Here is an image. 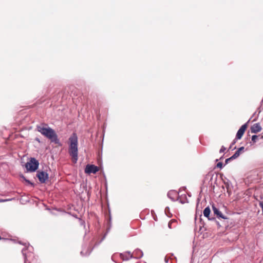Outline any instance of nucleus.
<instances>
[{
    "label": "nucleus",
    "mask_w": 263,
    "mask_h": 263,
    "mask_svg": "<svg viewBox=\"0 0 263 263\" xmlns=\"http://www.w3.org/2000/svg\"><path fill=\"white\" fill-rule=\"evenodd\" d=\"M69 147L68 153L71 157L72 161L76 163L78 159V137L76 134L73 133L69 138Z\"/></svg>",
    "instance_id": "1"
},
{
    "label": "nucleus",
    "mask_w": 263,
    "mask_h": 263,
    "mask_svg": "<svg viewBox=\"0 0 263 263\" xmlns=\"http://www.w3.org/2000/svg\"><path fill=\"white\" fill-rule=\"evenodd\" d=\"M46 126H47L46 124L37 125L36 129L42 135L50 139L52 142L57 143L58 141V136L54 130L50 127H46Z\"/></svg>",
    "instance_id": "2"
},
{
    "label": "nucleus",
    "mask_w": 263,
    "mask_h": 263,
    "mask_svg": "<svg viewBox=\"0 0 263 263\" xmlns=\"http://www.w3.org/2000/svg\"><path fill=\"white\" fill-rule=\"evenodd\" d=\"M39 165L38 161L34 158H31L30 161L26 163L25 167L28 171L34 172L37 169Z\"/></svg>",
    "instance_id": "3"
},
{
    "label": "nucleus",
    "mask_w": 263,
    "mask_h": 263,
    "mask_svg": "<svg viewBox=\"0 0 263 263\" xmlns=\"http://www.w3.org/2000/svg\"><path fill=\"white\" fill-rule=\"evenodd\" d=\"M99 171V167L93 164H87L85 168V173L88 174H96Z\"/></svg>",
    "instance_id": "4"
},
{
    "label": "nucleus",
    "mask_w": 263,
    "mask_h": 263,
    "mask_svg": "<svg viewBox=\"0 0 263 263\" xmlns=\"http://www.w3.org/2000/svg\"><path fill=\"white\" fill-rule=\"evenodd\" d=\"M36 176L41 183H45L48 178L47 173L43 171H38Z\"/></svg>",
    "instance_id": "5"
},
{
    "label": "nucleus",
    "mask_w": 263,
    "mask_h": 263,
    "mask_svg": "<svg viewBox=\"0 0 263 263\" xmlns=\"http://www.w3.org/2000/svg\"><path fill=\"white\" fill-rule=\"evenodd\" d=\"M168 197L173 201L179 200V192L175 190H171L167 194Z\"/></svg>",
    "instance_id": "6"
},
{
    "label": "nucleus",
    "mask_w": 263,
    "mask_h": 263,
    "mask_svg": "<svg viewBox=\"0 0 263 263\" xmlns=\"http://www.w3.org/2000/svg\"><path fill=\"white\" fill-rule=\"evenodd\" d=\"M247 128V124H245L242 125L240 128L238 129L237 134L236 138L237 139H240L243 136L246 129Z\"/></svg>",
    "instance_id": "7"
},
{
    "label": "nucleus",
    "mask_w": 263,
    "mask_h": 263,
    "mask_svg": "<svg viewBox=\"0 0 263 263\" xmlns=\"http://www.w3.org/2000/svg\"><path fill=\"white\" fill-rule=\"evenodd\" d=\"M212 209L214 214L216 215L218 218H221L224 219H227L217 208L212 206Z\"/></svg>",
    "instance_id": "8"
},
{
    "label": "nucleus",
    "mask_w": 263,
    "mask_h": 263,
    "mask_svg": "<svg viewBox=\"0 0 263 263\" xmlns=\"http://www.w3.org/2000/svg\"><path fill=\"white\" fill-rule=\"evenodd\" d=\"M251 129L252 133H257L261 130V127L259 123H255L252 126Z\"/></svg>",
    "instance_id": "9"
},
{
    "label": "nucleus",
    "mask_w": 263,
    "mask_h": 263,
    "mask_svg": "<svg viewBox=\"0 0 263 263\" xmlns=\"http://www.w3.org/2000/svg\"><path fill=\"white\" fill-rule=\"evenodd\" d=\"M211 213V210L209 206L205 208V209L203 211V215L205 217L208 218L209 219H210L209 218V215Z\"/></svg>",
    "instance_id": "10"
},
{
    "label": "nucleus",
    "mask_w": 263,
    "mask_h": 263,
    "mask_svg": "<svg viewBox=\"0 0 263 263\" xmlns=\"http://www.w3.org/2000/svg\"><path fill=\"white\" fill-rule=\"evenodd\" d=\"M240 153L238 152L237 151H236L235 153L231 156V158L233 159H235L238 157L240 155Z\"/></svg>",
    "instance_id": "11"
},
{
    "label": "nucleus",
    "mask_w": 263,
    "mask_h": 263,
    "mask_svg": "<svg viewBox=\"0 0 263 263\" xmlns=\"http://www.w3.org/2000/svg\"><path fill=\"white\" fill-rule=\"evenodd\" d=\"M258 138V136L257 135H253L251 138V140L253 142H256Z\"/></svg>",
    "instance_id": "12"
},
{
    "label": "nucleus",
    "mask_w": 263,
    "mask_h": 263,
    "mask_svg": "<svg viewBox=\"0 0 263 263\" xmlns=\"http://www.w3.org/2000/svg\"><path fill=\"white\" fill-rule=\"evenodd\" d=\"M176 223V221L175 220H172L170 221V222L168 223V226L170 228H171V226L173 224V223Z\"/></svg>",
    "instance_id": "13"
},
{
    "label": "nucleus",
    "mask_w": 263,
    "mask_h": 263,
    "mask_svg": "<svg viewBox=\"0 0 263 263\" xmlns=\"http://www.w3.org/2000/svg\"><path fill=\"white\" fill-rule=\"evenodd\" d=\"M226 148L224 146H222L219 151V153H222L226 151Z\"/></svg>",
    "instance_id": "14"
},
{
    "label": "nucleus",
    "mask_w": 263,
    "mask_h": 263,
    "mask_svg": "<svg viewBox=\"0 0 263 263\" xmlns=\"http://www.w3.org/2000/svg\"><path fill=\"white\" fill-rule=\"evenodd\" d=\"M217 167H218V168H221L223 166V164L222 162H218L217 164Z\"/></svg>",
    "instance_id": "15"
},
{
    "label": "nucleus",
    "mask_w": 263,
    "mask_h": 263,
    "mask_svg": "<svg viewBox=\"0 0 263 263\" xmlns=\"http://www.w3.org/2000/svg\"><path fill=\"white\" fill-rule=\"evenodd\" d=\"M245 147L243 146L239 147L237 151L240 154L242 152H243Z\"/></svg>",
    "instance_id": "16"
},
{
    "label": "nucleus",
    "mask_w": 263,
    "mask_h": 263,
    "mask_svg": "<svg viewBox=\"0 0 263 263\" xmlns=\"http://www.w3.org/2000/svg\"><path fill=\"white\" fill-rule=\"evenodd\" d=\"M259 205L260 206V207L261 208V210H262V212L263 213V200L262 201H261L259 202Z\"/></svg>",
    "instance_id": "17"
},
{
    "label": "nucleus",
    "mask_w": 263,
    "mask_h": 263,
    "mask_svg": "<svg viewBox=\"0 0 263 263\" xmlns=\"http://www.w3.org/2000/svg\"><path fill=\"white\" fill-rule=\"evenodd\" d=\"M185 196H186L185 195H182V201H181L182 204L185 202H188V201L187 200L186 201L184 200V197H185Z\"/></svg>",
    "instance_id": "18"
},
{
    "label": "nucleus",
    "mask_w": 263,
    "mask_h": 263,
    "mask_svg": "<svg viewBox=\"0 0 263 263\" xmlns=\"http://www.w3.org/2000/svg\"><path fill=\"white\" fill-rule=\"evenodd\" d=\"M231 160H233V159L231 158V157H230L229 158L227 159L225 161L226 163H228Z\"/></svg>",
    "instance_id": "19"
},
{
    "label": "nucleus",
    "mask_w": 263,
    "mask_h": 263,
    "mask_svg": "<svg viewBox=\"0 0 263 263\" xmlns=\"http://www.w3.org/2000/svg\"><path fill=\"white\" fill-rule=\"evenodd\" d=\"M24 179H25V180L26 182H28L29 183H30V182L29 180H26V179H25V178H24Z\"/></svg>",
    "instance_id": "20"
},
{
    "label": "nucleus",
    "mask_w": 263,
    "mask_h": 263,
    "mask_svg": "<svg viewBox=\"0 0 263 263\" xmlns=\"http://www.w3.org/2000/svg\"><path fill=\"white\" fill-rule=\"evenodd\" d=\"M235 142H235V141L234 140V141H233V142L232 143V144H235Z\"/></svg>",
    "instance_id": "21"
},
{
    "label": "nucleus",
    "mask_w": 263,
    "mask_h": 263,
    "mask_svg": "<svg viewBox=\"0 0 263 263\" xmlns=\"http://www.w3.org/2000/svg\"><path fill=\"white\" fill-rule=\"evenodd\" d=\"M81 254H83V251H82V252H81Z\"/></svg>",
    "instance_id": "22"
},
{
    "label": "nucleus",
    "mask_w": 263,
    "mask_h": 263,
    "mask_svg": "<svg viewBox=\"0 0 263 263\" xmlns=\"http://www.w3.org/2000/svg\"><path fill=\"white\" fill-rule=\"evenodd\" d=\"M2 239V238L1 237V236H0V240H1Z\"/></svg>",
    "instance_id": "23"
}]
</instances>
